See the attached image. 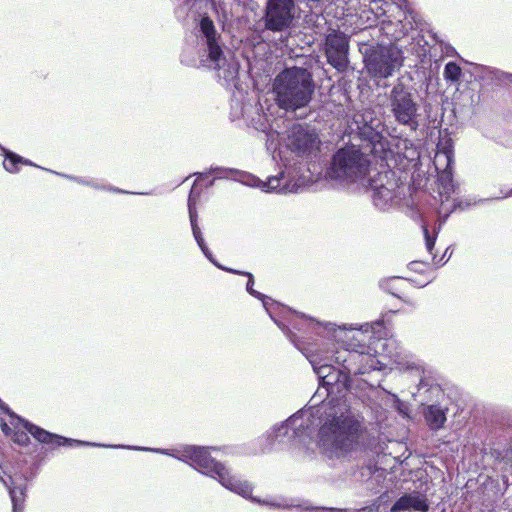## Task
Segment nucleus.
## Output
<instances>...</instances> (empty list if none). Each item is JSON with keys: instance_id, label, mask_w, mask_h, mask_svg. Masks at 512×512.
I'll return each mask as SVG.
<instances>
[{"instance_id": "e433bc0d", "label": "nucleus", "mask_w": 512, "mask_h": 512, "mask_svg": "<svg viewBox=\"0 0 512 512\" xmlns=\"http://www.w3.org/2000/svg\"><path fill=\"white\" fill-rule=\"evenodd\" d=\"M508 79H509L510 81H512V74H509V75H508Z\"/></svg>"}, {"instance_id": "20e7f679", "label": "nucleus", "mask_w": 512, "mask_h": 512, "mask_svg": "<svg viewBox=\"0 0 512 512\" xmlns=\"http://www.w3.org/2000/svg\"><path fill=\"white\" fill-rule=\"evenodd\" d=\"M369 166L368 156L357 146H346L333 155L327 176L342 184L366 185Z\"/></svg>"}, {"instance_id": "f704fd0d", "label": "nucleus", "mask_w": 512, "mask_h": 512, "mask_svg": "<svg viewBox=\"0 0 512 512\" xmlns=\"http://www.w3.org/2000/svg\"><path fill=\"white\" fill-rule=\"evenodd\" d=\"M0 481L4 484V481L6 480L0 475Z\"/></svg>"}, {"instance_id": "473e14b6", "label": "nucleus", "mask_w": 512, "mask_h": 512, "mask_svg": "<svg viewBox=\"0 0 512 512\" xmlns=\"http://www.w3.org/2000/svg\"><path fill=\"white\" fill-rule=\"evenodd\" d=\"M507 197H512V188L501 198H507Z\"/></svg>"}, {"instance_id": "1a4fd4ad", "label": "nucleus", "mask_w": 512, "mask_h": 512, "mask_svg": "<svg viewBox=\"0 0 512 512\" xmlns=\"http://www.w3.org/2000/svg\"><path fill=\"white\" fill-rule=\"evenodd\" d=\"M286 146L296 155L310 157L319 150V138L314 129L303 125H294L286 137Z\"/></svg>"}, {"instance_id": "c9c22d12", "label": "nucleus", "mask_w": 512, "mask_h": 512, "mask_svg": "<svg viewBox=\"0 0 512 512\" xmlns=\"http://www.w3.org/2000/svg\"><path fill=\"white\" fill-rule=\"evenodd\" d=\"M329 511H330V512H336V511H337V509H335V508H331Z\"/></svg>"}, {"instance_id": "dca6fc26", "label": "nucleus", "mask_w": 512, "mask_h": 512, "mask_svg": "<svg viewBox=\"0 0 512 512\" xmlns=\"http://www.w3.org/2000/svg\"><path fill=\"white\" fill-rule=\"evenodd\" d=\"M4 485L9 491L13 504V512H22L26 497V480L21 477L16 478L9 476V480L4 481Z\"/></svg>"}, {"instance_id": "423d86ee", "label": "nucleus", "mask_w": 512, "mask_h": 512, "mask_svg": "<svg viewBox=\"0 0 512 512\" xmlns=\"http://www.w3.org/2000/svg\"><path fill=\"white\" fill-rule=\"evenodd\" d=\"M0 426L2 432L14 443L20 446L28 445L30 440L28 433L31 434L37 441L52 447L64 445L71 446L73 444L91 445L88 442H81L50 433L36 425L25 421L15 413H9L8 418L3 419L2 423H0Z\"/></svg>"}, {"instance_id": "72a5a7b5", "label": "nucleus", "mask_w": 512, "mask_h": 512, "mask_svg": "<svg viewBox=\"0 0 512 512\" xmlns=\"http://www.w3.org/2000/svg\"><path fill=\"white\" fill-rule=\"evenodd\" d=\"M274 135H277V133L276 132L269 133V137H271L272 139H273Z\"/></svg>"}, {"instance_id": "f257e3e1", "label": "nucleus", "mask_w": 512, "mask_h": 512, "mask_svg": "<svg viewBox=\"0 0 512 512\" xmlns=\"http://www.w3.org/2000/svg\"><path fill=\"white\" fill-rule=\"evenodd\" d=\"M199 195L196 181L189 194L188 209L198 246L218 268L248 277V293L263 302L270 317L309 360L320 385L327 391L328 399L320 407L298 411L285 422L273 426L268 437L273 442L305 447L310 443L315 427L319 426L317 446L320 453L331 461L348 459L360 449L362 426L359 417L352 412L344 396L332 397V394L347 391L354 376L382 370L392 363L400 364L394 340L372 339L373 331L369 324L360 327L352 324L337 326L295 313L292 319H289L293 328L300 331L305 326L318 337L314 343H300L296 335L274 317V311L279 305L253 289L254 280L251 273L225 268L213 259L197 225Z\"/></svg>"}, {"instance_id": "412c9836", "label": "nucleus", "mask_w": 512, "mask_h": 512, "mask_svg": "<svg viewBox=\"0 0 512 512\" xmlns=\"http://www.w3.org/2000/svg\"><path fill=\"white\" fill-rule=\"evenodd\" d=\"M439 182L445 194L454 192L453 174L452 170L439 172Z\"/></svg>"}, {"instance_id": "f03ea898", "label": "nucleus", "mask_w": 512, "mask_h": 512, "mask_svg": "<svg viewBox=\"0 0 512 512\" xmlns=\"http://www.w3.org/2000/svg\"><path fill=\"white\" fill-rule=\"evenodd\" d=\"M215 447H202L186 445L174 450L156 449L154 452L169 455L180 461L189 464L200 473L216 479L226 489L254 502L262 503L276 508H289L295 505L287 503L284 499L277 501H261L252 497V485L236 475H232L230 470L221 462L211 457V451H216Z\"/></svg>"}, {"instance_id": "6ab92c4d", "label": "nucleus", "mask_w": 512, "mask_h": 512, "mask_svg": "<svg viewBox=\"0 0 512 512\" xmlns=\"http://www.w3.org/2000/svg\"><path fill=\"white\" fill-rule=\"evenodd\" d=\"M382 24V29L387 35L391 36L392 39H399L406 34L407 29L402 24L401 18L396 19V25L401 27L400 30L396 29L395 31H391L390 27L393 25V21L390 17H388L387 20H383Z\"/></svg>"}, {"instance_id": "39448f33", "label": "nucleus", "mask_w": 512, "mask_h": 512, "mask_svg": "<svg viewBox=\"0 0 512 512\" xmlns=\"http://www.w3.org/2000/svg\"><path fill=\"white\" fill-rule=\"evenodd\" d=\"M241 182L251 187H258L264 192L298 193L309 185L311 179L303 172V167L293 164H284L280 171L262 181L248 173H241Z\"/></svg>"}, {"instance_id": "5701e85b", "label": "nucleus", "mask_w": 512, "mask_h": 512, "mask_svg": "<svg viewBox=\"0 0 512 512\" xmlns=\"http://www.w3.org/2000/svg\"><path fill=\"white\" fill-rule=\"evenodd\" d=\"M390 0H371V11L376 17L386 16L388 8L391 6Z\"/></svg>"}, {"instance_id": "4468645a", "label": "nucleus", "mask_w": 512, "mask_h": 512, "mask_svg": "<svg viewBox=\"0 0 512 512\" xmlns=\"http://www.w3.org/2000/svg\"><path fill=\"white\" fill-rule=\"evenodd\" d=\"M429 509L425 495L413 492L400 497L392 506V512L419 511L426 512Z\"/></svg>"}, {"instance_id": "2eb2a0df", "label": "nucleus", "mask_w": 512, "mask_h": 512, "mask_svg": "<svg viewBox=\"0 0 512 512\" xmlns=\"http://www.w3.org/2000/svg\"><path fill=\"white\" fill-rule=\"evenodd\" d=\"M454 164V151L451 139H441L437 144L434 157V166L437 172L452 170Z\"/></svg>"}, {"instance_id": "ddd939ff", "label": "nucleus", "mask_w": 512, "mask_h": 512, "mask_svg": "<svg viewBox=\"0 0 512 512\" xmlns=\"http://www.w3.org/2000/svg\"><path fill=\"white\" fill-rule=\"evenodd\" d=\"M386 178L387 175H384ZM383 176L380 175V181H382ZM366 185H362L363 187H371L373 189V202L375 206L380 209H386L396 197V183L394 181H387L386 184L381 182L378 184L376 181L367 178Z\"/></svg>"}, {"instance_id": "cd10ccee", "label": "nucleus", "mask_w": 512, "mask_h": 512, "mask_svg": "<svg viewBox=\"0 0 512 512\" xmlns=\"http://www.w3.org/2000/svg\"><path fill=\"white\" fill-rule=\"evenodd\" d=\"M0 407H1V409H4L3 404H0ZM5 412H6V416H5V417H2V418H1V421H2L3 419H7V418H8V414H9V413H12L8 408H5Z\"/></svg>"}, {"instance_id": "c756f323", "label": "nucleus", "mask_w": 512, "mask_h": 512, "mask_svg": "<svg viewBox=\"0 0 512 512\" xmlns=\"http://www.w3.org/2000/svg\"><path fill=\"white\" fill-rule=\"evenodd\" d=\"M66 177H67V178H69V179H74L75 181H77L78 183H81V184H86V185H89V184H90V183H88V182H85V181H84V180H82V179H76V178H72V177H70V176H66Z\"/></svg>"}, {"instance_id": "7c9ffc66", "label": "nucleus", "mask_w": 512, "mask_h": 512, "mask_svg": "<svg viewBox=\"0 0 512 512\" xmlns=\"http://www.w3.org/2000/svg\"><path fill=\"white\" fill-rule=\"evenodd\" d=\"M407 368H408V369H410V368H411V369H416L418 372H421V371H422L421 367H420V366H417L416 364H413V365H411V366H408Z\"/></svg>"}, {"instance_id": "a878e982", "label": "nucleus", "mask_w": 512, "mask_h": 512, "mask_svg": "<svg viewBox=\"0 0 512 512\" xmlns=\"http://www.w3.org/2000/svg\"><path fill=\"white\" fill-rule=\"evenodd\" d=\"M254 126L257 130L268 133L269 125L265 122H262L261 119L259 120V124H254Z\"/></svg>"}, {"instance_id": "7ed1b4c3", "label": "nucleus", "mask_w": 512, "mask_h": 512, "mask_svg": "<svg viewBox=\"0 0 512 512\" xmlns=\"http://www.w3.org/2000/svg\"><path fill=\"white\" fill-rule=\"evenodd\" d=\"M273 93L281 109L296 111L306 107L314 93L312 75L304 68H287L275 77Z\"/></svg>"}, {"instance_id": "f3484780", "label": "nucleus", "mask_w": 512, "mask_h": 512, "mask_svg": "<svg viewBox=\"0 0 512 512\" xmlns=\"http://www.w3.org/2000/svg\"><path fill=\"white\" fill-rule=\"evenodd\" d=\"M425 419L432 429H439L446 421L444 410L437 405H429L425 411Z\"/></svg>"}, {"instance_id": "c85d7f7f", "label": "nucleus", "mask_w": 512, "mask_h": 512, "mask_svg": "<svg viewBox=\"0 0 512 512\" xmlns=\"http://www.w3.org/2000/svg\"><path fill=\"white\" fill-rule=\"evenodd\" d=\"M0 407H1V409H4L3 404H0ZM5 412H6V416H5V417H2V418H1V421H2L3 419H7V418H8V414H9V413H12L8 408H5Z\"/></svg>"}, {"instance_id": "9b49d317", "label": "nucleus", "mask_w": 512, "mask_h": 512, "mask_svg": "<svg viewBox=\"0 0 512 512\" xmlns=\"http://www.w3.org/2000/svg\"><path fill=\"white\" fill-rule=\"evenodd\" d=\"M325 50L328 63L338 71H344L348 66L349 38L342 32H332L327 35Z\"/></svg>"}, {"instance_id": "6e6552de", "label": "nucleus", "mask_w": 512, "mask_h": 512, "mask_svg": "<svg viewBox=\"0 0 512 512\" xmlns=\"http://www.w3.org/2000/svg\"><path fill=\"white\" fill-rule=\"evenodd\" d=\"M389 108L395 121L412 129L418 127L419 105L410 88L397 82L389 93Z\"/></svg>"}, {"instance_id": "f8f14e48", "label": "nucleus", "mask_w": 512, "mask_h": 512, "mask_svg": "<svg viewBox=\"0 0 512 512\" xmlns=\"http://www.w3.org/2000/svg\"><path fill=\"white\" fill-rule=\"evenodd\" d=\"M200 30L206 38L208 49V58L203 62L213 69L221 68L225 63L222 50L217 43V32L213 21L208 17H203L200 21Z\"/></svg>"}, {"instance_id": "393cba45", "label": "nucleus", "mask_w": 512, "mask_h": 512, "mask_svg": "<svg viewBox=\"0 0 512 512\" xmlns=\"http://www.w3.org/2000/svg\"><path fill=\"white\" fill-rule=\"evenodd\" d=\"M215 174L217 178H224L227 176V170L223 168H212L208 174Z\"/></svg>"}, {"instance_id": "0eeeda50", "label": "nucleus", "mask_w": 512, "mask_h": 512, "mask_svg": "<svg viewBox=\"0 0 512 512\" xmlns=\"http://www.w3.org/2000/svg\"><path fill=\"white\" fill-rule=\"evenodd\" d=\"M368 74L386 79L399 70L404 63L403 51L395 44H363L360 47Z\"/></svg>"}, {"instance_id": "9d476101", "label": "nucleus", "mask_w": 512, "mask_h": 512, "mask_svg": "<svg viewBox=\"0 0 512 512\" xmlns=\"http://www.w3.org/2000/svg\"><path fill=\"white\" fill-rule=\"evenodd\" d=\"M293 0H268L265 24L269 30L282 31L289 27L293 19Z\"/></svg>"}, {"instance_id": "aec40b11", "label": "nucleus", "mask_w": 512, "mask_h": 512, "mask_svg": "<svg viewBox=\"0 0 512 512\" xmlns=\"http://www.w3.org/2000/svg\"><path fill=\"white\" fill-rule=\"evenodd\" d=\"M429 393L431 396L438 397L442 394L441 388L437 384H431L427 379H421L418 385V394H426Z\"/></svg>"}, {"instance_id": "bb28decb", "label": "nucleus", "mask_w": 512, "mask_h": 512, "mask_svg": "<svg viewBox=\"0 0 512 512\" xmlns=\"http://www.w3.org/2000/svg\"><path fill=\"white\" fill-rule=\"evenodd\" d=\"M356 512H378V511L374 507H366V508L360 509Z\"/></svg>"}, {"instance_id": "a211bd4d", "label": "nucleus", "mask_w": 512, "mask_h": 512, "mask_svg": "<svg viewBox=\"0 0 512 512\" xmlns=\"http://www.w3.org/2000/svg\"><path fill=\"white\" fill-rule=\"evenodd\" d=\"M1 151L5 154V161L3 163L4 168L9 173H16L19 171L18 164L32 165V163L23 157L7 151L5 148H1Z\"/></svg>"}, {"instance_id": "2f4dec72", "label": "nucleus", "mask_w": 512, "mask_h": 512, "mask_svg": "<svg viewBox=\"0 0 512 512\" xmlns=\"http://www.w3.org/2000/svg\"><path fill=\"white\" fill-rule=\"evenodd\" d=\"M128 449H131V446H128ZM132 449H135V450H149V451H153L155 449H149V448H141V447H132Z\"/></svg>"}, {"instance_id": "b1692460", "label": "nucleus", "mask_w": 512, "mask_h": 512, "mask_svg": "<svg viewBox=\"0 0 512 512\" xmlns=\"http://www.w3.org/2000/svg\"><path fill=\"white\" fill-rule=\"evenodd\" d=\"M423 232H424V237H425L426 248L430 253H432V250L435 245L436 236L430 235L429 230L426 225H423Z\"/></svg>"}, {"instance_id": "4be33fe9", "label": "nucleus", "mask_w": 512, "mask_h": 512, "mask_svg": "<svg viewBox=\"0 0 512 512\" xmlns=\"http://www.w3.org/2000/svg\"><path fill=\"white\" fill-rule=\"evenodd\" d=\"M461 76V68L454 62H448L444 68V78L448 81L457 82Z\"/></svg>"}]
</instances>
